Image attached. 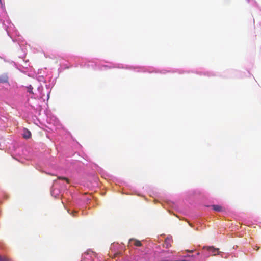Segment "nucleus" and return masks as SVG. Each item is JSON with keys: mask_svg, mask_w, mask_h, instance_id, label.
I'll use <instances>...</instances> for the list:
<instances>
[{"mask_svg": "<svg viewBox=\"0 0 261 261\" xmlns=\"http://www.w3.org/2000/svg\"><path fill=\"white\" fill-rule=\"evenodd\" d=\"M0 261H8V259L5 256H2L0 255Z\"/></svg>", "mask_w": 261, "mask_h": 261, "instance_id": "8", "label": "nucleus"}, {"mask_svg": "<svg viewBox=\"0 0 261 261\" xmlns=\"http://www.w3.org/2000/svg\"><path fill=\"white\" fill-rule=\"evenodd\" d=\"M58 179H61V180H65L67 183H69V180L66 178V177H61V176H58Z\"/></svg>", "mask_w": 261, "mask_h": 261, "instance_id": "6", "label": "nucleus"}, {"mask_svg": "<svg viewBox=\"0 0 261 261\" xmlns=\"http://www.w3.org/2000/svg\"><path fill=\"white\" fill-rule=\"evenodd\" d=\"M212 207L215 211L221 212L222 211V207L218 205H213Z\"/></svg>", "mask_w": 261, "mask_h": 261, "instance_id": "5", "label": "nucleus"}, {"mask_svg": "<svg viewBox=\"0 0 261 261\" xmlns=\"http://www.w3.org/2000/svg\"><path fill=\"white\" fill-rule=\"evenodd\" d=\"M197 255H199V253H197Z\"/></svg>", "mask_w": 261, "mask_h": 261, "instance_id": "10", "label": "nucleus"}, {"mask_svg": "<svg viewBox=\"0 0 261 261\" xmlns=\"http://www.w3.org/2000/svg\"><path fill=\"white\" fill-rule=\"evenodd\" d=\"M132 242H134V245L136 247H140L142 246L141 242L135 239H130L129 240V243L130 244Z\"/></svg>", "mask_w": 261, "mask_h": 261, "instance_id": "2", "label": "nucleus"}, {"mask_svg": "<svg viewBox=\"0 0 261 261\" xmlns=\"http://www.w3.org/2000/svg\"><path fill=\"white\" fill-rule=\"evenodd\" d=\"M28 88V92L31 93V94H34V93L33 92V87L31 85H30L29 86H28L27 87Z\"/></svg>", "mask_w": 261, "mask_h": 261, "instance_id": "7", "label": "nucleus"}, {"mask_svg": "<svg viewBox=\"0 0 261 261\" xmlns=\"http://www.w3.org/2000/svg\"><path fill=\"white\" fill-rule=\"evenodd\" d=\"M0 2L1 3V0H0Z\"/></svg>", "mask_w": 261, "mask_h": 261, "instance_id": "11", "label": "nucleus"}, {"mask_svg": "<svg viewBox=\"0 0 261 261\" xmlns=\"http://www.w3.org/2000/svg\"><path fill=\"white\" fill-rule=\"evenodd\" d=\"M203 249H206L210 253L212 254V255H216V254H219L220 253L218 248H214L213 246H204Z\"/></svg>", "mask_w": 261, "mask_h": 261, "instance_id": "1", "label": "nucleus"}, {"mask_svg": "<svg viewBox=\"0 0 261 261\" xmlns=\"http://www.w3.org/2000/svg\"><path fill=\"white\" fill-rule=\"evenodd\" d=\"M8 82V77L6 75H0V83H5Z\"/></svg>", "mask_w": 261, "mask_h": 261, "instance_id": "4", "label": "nucleus"}, {"mask_svg": "<svg viewBox=\"0 0 261 261\" xmlns=\"http://www.w3.org/2000/svg\"><path fill=\"white\" fill-rule=\"evenodd\" d=\"M187 251L188 252L192 253V252H193L194 251V250H187Z\"/></svg>", "mask_w": 261, "mask_h": 261, "instance_id": "9", "label": "nucleus"}, {"mask_svg": "<svg viewBox=\"0 0 261 261\" xmlns=\"http://www.w3.org/2000/svg\"><path fill=\"white\" fill-rule=\"evenodd\" d=\"M23 137L25 139H29L31 137V133L27 128L23 129Z\"/></svg>", "mask_w": 261, "mask_h": 261, "instance_id": "3", "label": "nucleus"}]
</instances>
